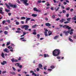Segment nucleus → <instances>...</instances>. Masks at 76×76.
I'll return each instance as SVG.
<instances>
[{"mask_svg":"<svg viewBox=\"0 0 76 76\" xmlns=\"http://www.w3.org/2000/svg\"><path fill=\"white\" fill-rule=\"evenodd\" d=\"M61 52L59 49H55L53 52V56L56 57L58 56L60 54Z\"/></svg>","mask_w":76,"mask_h":76,"instance_id":"nucleus-1","label":"nucleus"},{"mask_svg":"<svg viewBox=\"0 0 76 76\" xmlns=\"http://www.w3.org/2000/svg\"><path fill=\"white\" fill-rule=\"evenodd\" d=\"M63 28H66V29H68L69 30L71 29V27H69L68 26H67L66 25H64V26H63Z\"/></svg>","mask_w":76,"mask_h":76,"instance_id":"nucleus-2","label":"nucleus"},{"mask_svg":"<svg viewBox=\"0 0 76 76\" xmlns=\"http://www.w3.org/2000/svg\"><path fill=\"white\" fill-rule=\"evenodd\" d=\"M11 61H12V63H14V62H17L18 61L16 60H15V58H13L11 59Z\"/></svg>","mask_w":76,"mask_h":76,"instance_id":"nucleus-3","label":"nucleus"},{"mask_svg":"<svg viewBox=\"0 0 76 76\" xmlns=\"http://www.w3.org/2000/svg\"><path fill=\"white\" fill-rule=\"evenodd\" d=\"M1 64L2 65H4L5 64H7V62L5 61H3V62L1 63Z\"/></svg>","mask_w":76,"mask_h":76,"instance_id":"nucleus-4","label":"nucleus"},{"mask_svg":"<svg viewBox=\"0 0 76 76\" xmlns=\"http://www.w3.org/2000/svg\"><path fill=\"white\" fill-rule=\"evenodd\" d=\"M64 21H66V19L62 18L61 20H59V22L61 23H63Z\"/></svg>","mask_w":76,"mask_h":76,"instance_id":"nucleus-5","label":"nucleus"},{"mask_svg":"<svg viewBox=\"0 0 76 76\" xmlns=\"http://www.w3.org/2000/svg\"><path fill=\"white\" fill-rule=\"evenodd\" d=\"M29 27V26L27 25H25V30H27L28 29V27Z\"/></svg>","mask_w":76,"mask_h":76,"instance_id":"nucleus-6","label":"nucleus"},{"mask_svg":"<svg viewBox=\"0 0 76 76\" xmlns=\"http://www.w3.org/2000/svg\"><path fill=\"white\" fill-rule=\"evenodd\" d=\"M42 65L41 64H39V68L40 69H41L42 70L43 69L42 68Z\"/></svg>","mask_w":76,"mask_h":76,"instance_id":"nucleus-7","label":"nucleus"},{"mask_svg":"<svg viewBox=\"0 0 76 76\" xmlns=\"http://www.w3.org/2000/svg\"><path fill=\"white\" fill-rule=\"evenodd\" d=\"M26 23H28V20H30V19H31V18H27V17L26 18Z\"/></svg>","mask_w":76,"mask_h":76,"instance_id":"nucleus-8","label":"nucleus"},{"mask_svg":"<svg viewBox=\"0 0 76 76\" xmlns=\"http://www.w3.org/2000/svg\"><path fill=\"white\" fill-rule=\"evenodd\" d=\"M45 25L47 26H51V24H50V23H46L45 24Z\"/></svg>","mask_w":76,"mask_h":76,"instance_id":"nucleus-9","label":"nucleus"},{"mask_svg":"<svg viewBox=\"0 0 76 76\" xmlns=\"http://www.w3.org/2000/svg\"><path fill=\"white\" fill-rule=\"evenodd\" d=\"M52 34V32L50 31H49L48 32V36H50V35Z\"/></svg>","mask_w":76,"mask_h":76,"instance_id":"nucleus-10","label":"nucleus"},{"mask_svg":"<svg viewBox=\"0 0 76 76\" xmlns=\"http://www.w3.org/2000/svg\"><path fill=\"white\" fill-rule=\"evenodd\" d=\"M4 51H5V53H9L8 52V49L7 48H6L4 50Z\"/></svg>","mask_w":76,"mask_h":76,"instance_id":"nucleus-11","label":"nucleus"},{"mask_svg":"<svg viewBox=\"0 0 76 76\" xmlns=\"http://www.w3.org/2000/svg\"><path fill=\"white\" fill-rule=\"evenodd\" d=\"M15 66H18L19 67L20 66V64L19 63H17L15 64Z\"/></svg>","mask_w":76,"mask_h":76,"instance_id":"nucleus-12","label":"nucleus"},{"mask_svg":"<svg viewBox=\"0 0 76 76\" xmlns=\"http://www.w3.org/2000/svg\"><path fill=\"white\" fill-rule=\"evenodd\" d=\"M37 26H37V24H35V25L33 26H32V28H36V27Z\"/></svg>","mask_w":76,"mask_h":76,"instance_id":"nucleus-13","label":"nucleus"},{"mask_svg":"<svg viewBox=\"0 0 76 76\" xmlns=\"http://www.w3.org/2000/svg\"><path fill=\"white\" fill-rule=\"evenodd\" d=\"M12 7H13V8H16V7H17V5H16L12 4Z\"/></svg>","mask_w":76,"mask_h":76,"instance_id":"nucleus-14","label":"nucleus"},{"mask_svg":"<svg viewBox=\"0 0 76 76\" xmlns=\"http://www.w3.org/2000/svg\"><path fill=\"white\" fill-rule=\"evenodd\" d=\"M0 13L1 14V15H4V12H3L1 10H0Z\"/></svg>","mask_w":76,"mask_h":76,"instance_id":"nucleus-15","label":"nucleus"},{"mask_svg":"<svg viewBox=\"0 0 76 76\" xmlns=\"http://www.w3.org/2000/svg\"><path fill=\"white\" fill-rule=\"evenodd\" d=\"M22 1H23L24 4L28 2V0H22Z\"/></svg>","mask_w":76,"mask_h":76,"instance_id":"nucleus-16","label":"nucleus"},{"mask_svg":"<svg viewBox=\"0 0 76 76\" xmlns=\"http://www.w3.org/2000/svg\"><path fill=\"white\" fill-rule=\"evenodd\" d=\"M64 34H65L66 35H68V33L67 32V31H64Z\"/></svg>","mask_w":76,"mask_h":76,"instance_id":"nucleus-17","label":"nucleus"},{"mask_svg":"<svg viewBox=\"0 0 76 76\" xmlns=\"http://www.w3.org/2000/svg\"><path fill=\"white\" fill-rule=\"evenodd\" d=\"M31 16H33V17H36V16H37V15L35 14H32Z\"/></svg>","mask_w":76,"mask_h":76,"instance_id":"nucleus-18","label":"nucleus"},{"mask_svg":"<svg viewBox=\"0 0 76 76\" xmlns=\"http://www.w3.org/2000/svg\"><path fill=\"white\" fill-rule=\"evenodd\" d=\"M58 37H59L57 35L55 37L53 38L54 39H57V38H58Z\"/></svg>","mask_w":76,"mask_h":76,"instance_id":"nucleus-19","label":"nucleus"},{"mask_svg":"<svg viewBox=\"0 0 76 76\" xmlns=\"http://www.w3.org/2000/svg\"><path fill=\"white\" fill-rule=\"evenodd\" d=\"M34 11H35V12H38V10L37 9V8L34 7Z\"/></svg>","mask_w":76,"mask_h":76,"instance_id":"nucleus-20","label":"nucleus"},{"mask_svg":"<svg viewBox=\"0 0 76 76\" xmlns=\"http://www.w3.org/2000/svg\"><path fill=\"white\" fill-rule=\"evenodd\" d=\"M10 44V42H7V46H8Z\"/></svg>","mask_w":76,"mask_h":76,"instance_id":"nucleus-21","label":"nucleus"},{"mask_svg":"<svg viewBox=\"0 0 76 76\" xmlns=\"http://www.w3.org/2000/svg\"><path fill=\"white\" fill-rule=\"evenodd\" d=\"M1 56L3 57V58H4V53H2L1 54Z\"/></svg>","mask_w":76,"mask_h":76,"instance_id":"nucleus-22","label":"nucleus"},{"mask_svg":"<svg viewBox=\"0 0 76 76\" xmlns=\"http://www.w3.org/2000/svg\"><path fill=\"white\" fill-rule=\"evenodd\" d=\"M59 9H60V7H58L57 9H56V8H55V10H56V12H57V11H58Z\"/></svg>","mask_w":76,"mask_h":76,"instance_id":"nucleus-23","label":"nucleus"},{"mask_svg":"<svg viewBox=\"0 0 76 76\" xmlns=\"http://www.w3.org/2000/svg\"><path fill=\"white\" fill-rule=\"evenodd\" d=\"M50 67V68H51V69H54V68H55V66H54L52 65Z\"/></svg>","mask_w":76,"mask_h":76,"instance_id":"nucleus-24","label":"nucleus"},{"mask_svg":"<svg viewBox=\"0 0 76 76\" xmlns=\"http://www.w3.org/2000/svg\"><path fill=\"white\" fill-rule=\"evenodd\" d=\"M7 22H8V23H10V20H6Z\"/></svg>","mask_w":76,"mask_h":76,"instance_id":"nucleus-25","label":"nucleus"},{"mask_svg":"<svg viewBox=\"0 0 76 76\" xmlns=\"http://www.w3.org/2000/svg\"><path fill=\"white\" fill-rule=\"evenodd\" d=\"M8 4H9V6H10V7H12V6L13 4H11V3L9 2L8 3Z\"/></svg>","mask_w":76,"mask_h":76,"instance_id":"nucleus-26","label":"nucleus"},{"mask_svg":"<svg viewBox=\"0 0 76 76\" xmlns=\"http://www.w3.org/2000/svg\"><path fill=\"white\" fill-rule=\"evenodd\" d=\"M72 19L73 20H75L76 21V17H73L72 18Z\"/></svg>","mask_w":76,"mask_h":76,"instance_id":"nucleus-27","label":"nucleus"},{"mask_svg":"<svg viewBox=\"0 0 76 76\" xmlns=\"http://www.w3.org/2000/svg\"><path fill=\"white\" fill-rule=\"evenodd\" d=\"M4 33L5 35H7L8 34V32L7 31H5L4 32Z\"/></svg>","mask_w":76,"mask_h":76,"instance_id":"nucleus-28","label":"nucleus"},{"mask_svg":"<svg viewBox=\"0 0 76 76\" xmlns=\"http://www.w3.org/2000/svg\"><path fill=\"white\" fill-rule=\"evenodd\" d=\"M71 18H67V20L68 21L70 22V19H71Z\"/></svg>","mask_w":76,"mask_h":76,"instance_id":"nucleus-29","label":"nucleus"},{"mask_svg":"<svg viewBox=\"0 0 76 76\" xmlns=\"http://www.w3.org/2000/svg\"><path fill=\"white\" fill-rule=\"evenodd\" d=\"M26 19V18L25 17H21V20H23L24 19Z\"/></svg>","mask_w":76,"mask_h":76,"instance_id":"nucleus-30","label":"nucleus"},{"mask_svg":"<svg viewBox=\"0 0 76 76\" xmlns=\"http://www.w3.org/2000/svg\"><path fill=\"white\" fill-rule=\"evenodd\" d=\"M15 23H16V25H19V23L18 21H16L15 22Z\"/></svg>","mask_w":76,"mask_h":76,"instance_id":"nucleus-31","label":"nucleus"},{"mask_svg":"<svg viewBox=\"0 0 76 76\" xmlns=\"http://www.w3.org/2000/svg\"><path fill=\"white\" fill-rule=\"evenodd\" d=\"M11 73L12 74V75H16V73L14 72H11Z\"/></svg>","mask_w":76,"mask_h":76,"instance_id":"nucleus-32","label":"nucleus"},{"mask_svg":"<svg viewBox=\"0 0 76 76\" xmlns=\"http://www.w3.org/2000/svg\"><path fill=\"white\" fill-rule=\"evenodd\" d=\"M70 23V22L67 21H66V22H64V23L65 24H67V23Z\"/></svg>","mask_w":76,"mask_h":76,"instance_id":"nucleus-33","label":"nucleus"},{"mask_svg":"<svg viewBox=\"0 0 76 76\" xmlns=\"http://www.w3.org/2000/svg\"><path fill=\"white\" fill-rule=\"evenodd\" d=\"M69 41H71V42H73V41L72 39L70 38H69Z\"/></svg>","mask_w":76,"mask_h":76,"instance_id":"nucleus-34","label":"nucleus"},{"mask_svg":"<svg viewBox=\"0 0 76 76\" xmlns=\"http://www.w3.org/2000/svg\"><path fill=\"white\" fill-rule=\"evenodd\" d=\"M24 4H25L26 6H28L29 5V4L28 3H27V2H26Z\"/></svg>","mask_w":76,"mask_h":76,"instance_id":"nucleus-35","label":"nucleus"},{"mask_svg":"<svg viewBox=\"0 0 76 76\" xmlns=\"http://www.w3.org/2000/svg\"><path fill=\"white\" fill-rule=\"evenodd\" d=\"M62 12L63 13H65L66 12V11L65 10H62Z\"/></svg>","mask_w":76,"mask_h":76,"instance_id":"nucleus-36","label":"nucleus"},{"mask_svg":"<svg viewBox=\"0 0 76 76\" xmlns=\"http://www.w3.org/2000/svg\"><path fill=\"white\" fill-rule=\"evenodd\" d=\"M66 17H67V18H68V17L69 16V13L67 14L66 15Z\"/></svg>","mask_w":76,"mask_h":76,"instance_id":"nucleus-37","label":"nucleus"},{"mask_svg":"<svg viewBox=\"0 0 76 76\" xmlns=\"http://www.w3.org/2000/svg\"><path fill=\"white\" fill-rule=\"evenodd\" d=\"M5 11L6 12H10V10H7L6 9H5Z\"/></svg>","mask_w":76,"mask_h":76,"instance_id":"nucleus-38","label":"nucleus"},{"mask_svg":"<svg viewBox=\"0 0 76 76\" xmlns=\"http://www.w3.org/2000/svg\"><path fill=\"white\" fill-rule=\"evenodd\" d=\"M8 15L9 16H11V15H12V13L10 12H9L8 13Z\"/></svg>","mask_w":76,"mask_h":76,"instance_id":"nucleus-39","label":"nucleus"},{"mask_svg":"<svg viewBox=\"0 0 76 76\" xmlns=\"http://www.w3.org/2000/svg\"><path fill=\"white\" fill-rule=\"evenodd\" d=\"M6 23V20H4L2 21V23L3 24H4Z\"/></svg>","mask_w":76,"mask_h":76,"instance_id":"nucleus-40","label":"nucleus"},{"mask_svg":"<svg viewBox=\"0 0 76 76\" xmlns=\"http://www.w3.org/2000/svg\"><path fill=\"white\" fill-rule=\"evenodd\" d=\"M8 48H9V49H11L12 48V47H10V46H9L7 47Z\"/></svg>","mask_w":76,"mask_h":76,"instance_id":"nucleus-41","label":"nucleus"},{"mask_svg":"<svg viewBox=\"0 0 76 76\" xmlns=\"http://www.w3.org/2000/svg\"><path fill=\"white\" fill-rule=\"evenodd\" d=\"M44 56L45 58H46V57H47V55H46V54H44Z\"/></svg>","mask_w":76,"mask_h":76,"instance_id":"nucleus-42","label":"nucleus"},{"mask_svg":"<svg viewBox=\"0 0 76 76\" xmlns=\"http://www.w3.org/2000/svg\"><path fill=\"white\" fill-rule=\"evenodd\" d=\"M5 28L6 30H7L8 29H9V28H8V27L7 26L5 27Z\"/></svg>","mask_w":76,"mask_h":76,"instance_id":"nucleus-43","label":"nucleus"},{"mask_svg":"<svg viewBox=\"0 0 76 76\" xmlns=\"http://www.w3.org/2000/svg\"><path fill=\"white\" fill-rule=\"evenodd\" d=\"M17 3H19V4H20V1H19V0H17Z\"/></svg>","mask_w":76,"mask_h":76,"instance_id":"nucleus-44","label":"nucleus"},{"mask_svg":"<svg viewBox=\"0 0 76 76\" xmlns=\"http://www.w3.org/2000/svg\"><path fill=\"white\" fill-rule=\"evenodd\" d=\"M38 2L39 3H41V0H39L38 1Z\"/></svg>","mask_w":76,"mask_h":76,"instance_id":"nucleus-45","label":"nucleus"},{"mask_svg":"<svg viewBox=\"0 0 76 76\" xmlns=\"http://www.w3.org/2000/svg\"><path fill=\"white\" fill-rule=\"evenodd\" d=\"M15 32H16V33H20V32H20V31H17Z\"/></svg>","mask_w":76,"mask_h":76,"instance_id":"nucleus-46","label":"nucleus"},{"mask_svg":"<svg viewBox=\"0 0 76 76\" xmlns=\"http://www.w3.org/2000/svg\"><path fill=\"white\" fill-rule=\"evenodd\" d=\"M50 9H51V10H54V7H51Z\"/></svg>","mask_w":76,"mask_h":76,"instance_id":"nucleus-47","label":"nucleus"},{"mask_svg":"<svg viewBox=\"0 0 76 76\" xmlns=\"http://www.w3.org/2000/svg\"><path fill=\"white\" fill-rule=\"evenodd\" d=\"M67 10H70V7H68L66 9Z\"/></svg>","mask_w":76,"mask_h":76,"instance_id":"nucleus-48","label":"nucleus"},{"mask_svg":"<svg viewBox=\"0 0 76 76\" xmlns=\"http://www.w3.org/2000/svg\"><path fill=\"white\" fill-rule=\"evenodd\" d=\"M12 69L14 71L16 70V68H15L14 67H12Z\"/></svg>","mask_w":76,"mask_h":76,"instance_id":"nucleus-49","label":"nucleus"},{"mask_svg":"<svg viewBox=\"0 0 76 76\" xmlns=\"http://www.w3.org/2000/svg\"><path fill=\"white\" fill-rule=\"evenodd\" d=\"M21 41H23L24 42H26V40H25V39H24L22 40Z\"/></svg>","mask_w":76,"mask_h":76,"instance_id":"nucleus-50","label":"nucleus"},{"mask_svg":"<svg viewBox=\"0 0 76 76\" xmlns=\"http://www.w3.org/2000/svg\"><path fill=\"white\" fill-rule=\"evenodd\" d=\"M20 60H21V57H19V58L18 59V60L20 61Z\"/></svg>","mask_w":76,"mask_h":76,"instance_id":"nucleus-51","label":"nucleus"},{"mask_svg":"<svg viewBox=\"0 0 76 76\" xmlns=\"http://www.w3.org/2000/svg\"><path fill=\"white\" fill-rule=\"evenodd\" d=\"M13 48H11V49L10 50V51H12V52H13Z\"/></svg>","mask_w":76,"mask_h":76,"instance_id":"nucleus-52","label":"nucleus"},{"mask_svg":"<svg viewBox=\"0 0 76 76\" xmlns=\"http://www.w3.org/2000/svg\"><path fill=\"white\" fill-rule=\"evenodd\" d=\"M74 38H75V39H76V35H75L74 36H73V37Z\"/></svg>","mask_w":76,"mask_h":76,"instance_id":"nucleus-53","label":"nucleus"},{"mask_svg":"<svg viewBox=\"0 0 76 76\" xmlns=\"http://www.w3.org/2000/svg\"><path fill=\"white\" fill-rule=\"evenodd\" d=\"M63 25H59V26H60V28H61L62 27H63Z\"/></svg>","mask_w":76,"mask_h":76,"instance_id":"nucleus-54","label":"nucleus"},{"mask_svg":"<svg viewBox=\"0 0 76 76\" xmlns=\"http://www.w3.org/2000/svg\"><path fill=\"white\" fill-rule=\"evenodd\" d=\"M36 70H37V72H38L39 71V69L38 68H37V69H36Z\"/></svg>","mask_w":76,"mask_h":76,"instance_id":"nucleus-55","label":"nucleus"},{"mask_svg":"<svg viewBox=\"0 0 76 76\" xmlns=\"http://www.w3.org/2000/svg\"><path fill=\"white\" fill-rule=\"evenodd\" d=\"M33 34L34 35H36L37 34V33H36V32H34L33 33Z\"/></svg>","mask_w":76,"mask_h":76,"instance_id":"nucleus-56","label":"nucleus"},{"mask_svg":"<svg viewBox=\"0 0 76 76\" xmlns=\"http://www.w3.org/2000/svg\"><path fill=\"white\" fill-rule=\"evenodd\" d=\"M7 7V8L8 9H10V7L9 5H8Z\"/></svg>","mask_w":76,"mask_h":76,"instance_id":"nucleus-57","label":"nucleus"},{"mask_svg":"<svg viewBox=\"0 0 76 76\" xmlns=\"http://www.w3.org/2000/svg\"><path fill=\"white\" fill-rule=\"evenodd\" d=\"M52 18H53V19H55V15H53L52 16Z\"/></svg>","mask_w":76,"mask_h":76,"instance_id":"nucleus-58","label":"nucleus"},{"mask_svg":"<svg viewBox=\"0 0 76 76\" xmlns=\"http://www.w3.org/2000/svg\"><path fill=\"white\" fill-rule=\"evenodd\" d=\"M19 67L20 69H21L22 67V66L21 65H20L19 66Z\"/></svg>","mask_w":76,"mask_h":76,"instance_id":"nucleus-59","label":"nucleus"},{"mask_svg":"<svg viewBox=\"0 0 76 76\" xmlns=\"http://www.w3.org/2000/svg\"><path fill=\"white\" fill-rule=\"evenodd\" d=\"M21 23H22V24H24V21H21Z\"/></svg>","mask_w":76,"mask_h":76,"instance_id":"nucleus-60","label":"nucleus"},{"mask_svg":"<svg viewBox=\"0 0 76 76\" xmlns=\"http://www.w3.org/2000/svg\"><path fill=\"white\" fill-rule=\"evenodd\" d=\"M21 28H22V29H23V28H25V25H24V26H22Z\"/></svg>","mask_w":76,"mask_h":76,"instance_id":"nucleus-61","label":"nucleus"},{"mask_svg":"<svg viewBox=\"0 0 76 76\" xmlns=\"http://www.w3.org/2000/svg\"><path fill=\"white\" fill-rule=\"evenodd\" d=\"M6 73V71H4L2 73Z\"/></svg>","mask_w":76,"mask_h":76,"instance_id":"nucleus-62","label":"nucleus"},{"mask_svg":"<svg viewBox=\"0 0 76 76\" xmlns=\"http://www.w3.org/2000/svg\"><path fill=\"white\" fill-rule=\"evenodd\" d=\"M60 20V18H57V19H56V20L57 21H58V20Z\"/></svg>","mask_w":76,"mask_h":76,"instance_id":"nucleus-63","label":"nucleus"},{"mask_svg":"<svg viewBox=\"0 0 76 76\" xmlns=\"http://www.w3.org/2000/svg\"><path fill=\"white\" fill-rule=\"evenodd\" d=\"M57 58L58 59H60V57L59 56H57Z\"/></svg>","mask_w":76,"mask_h":76,"instance_id":"nucleus-64","label":"nucleus"}]
</instances>
